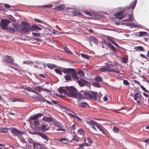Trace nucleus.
Returning <instances> with one entry per match:
<instances>
[{"label": "nucleus", "instance_id": "nucleus-1", "mask_svg": "<svg viewBox=\"0 0 149 149\" xmlns=\"http://www.w3.org/2000/svg\"><path fill=\"white\" fill-rule=\"evenodd\" d=\"M11 132L14 135L17 136L22 142H25V139L28 137V135L25 132L18 130L16 128L11 127L10 129Z\"/></svg>", "mask_w": 149, "mask_h": 149}, {"label": "nucleus", "instance_id": "nucleus-2", "mask_svg": "<svg viewBox=\"0 0 149 149\" xmlns=\"http://www.w3.org/2000/svg\"><path fill=\"white\" fill-rule=\"evenodd\" d=\"M2 60V62L8 64V67L15 70H16V69L15 68V67L13 65L17 67H19L17 63H15L14 59L11 58L10 56L8 55H6L3 57Z\"/></svg>", "mask_w": 149, "mask_h": 149}, {"label": "nucleus", "instance_id": "nucleus-3", "mask_svg": "<svg viewBox=\"0 0 149 149\" xmlns=\"http://www.w3.org/2000/svg\"><path fill=\"white\" fill-rule=\"evenodd\" d=\"M82 93L84 97L87 99L94 100H97V92L93 91H90L89 92L83 91Z\"/></svg>", "mask_w": 149, "mask_h": 149}, {"label": "nucleus", "instance_id": "nucleus-4", "mask_svg": "<svg viewBox=\"0 0 149 149\" xmlns=\"http://www.w3.org/2000/svg\"><path fill=\"white\" fill-rule=\"evenodd\" d=\"M21 23L23 24V25L21 30L23 32L26 33L30 32V31L31 30V26H30L29 23L25 21H23Z\"/></svg>", "mask_w": 149, "mask_h": 149}, {"label": "nucleus", "instance_id": "nucleus-5", "mask_svg": "<svg viewBox=\"0 0 149 149\" xmlns=\"http://www.w3.org/2000/svg\"><path fill=\"white\" fill-rule=\"evenodd\" d=\"M134 99L138 103H142L144 101V98L139 93L134 94Z\"/></svg>", "mask_w": 149, "mask_h": 149}, {"label": "nucleus", "instance_id": "nucleus-6", "mask_svg": "<svg viewBox=\"0 0 149 149\" xmlns=\"http://www.w3.org/2000/svg\"><path fill=\"white\" fill-rule=\"evenodd\" d=\"M10 21L7 19H2L0 23V26L3 30H6L8 24L10 23Z\"/></svg>", "mask_w": 149, "mask_h": 149}, {"label": "nucleus", "instance_id": "nucleus-7", "mask_svg": "<svg viewBox=\"0 0 149 149\" xmlns=\"http://www.w3.org/2000/svg\"><path fill=\"white\" fill-rule=\"evenodd\" d=\"M81 80H77V83L81 87H83L84 86H86L88 87H89L90 84L89 83L85 80L81 79Z\"/></svg>", "mask_w": 149, "mask_h": 149}, {"label": "nucleus", "instance_id": "nucleus-8", "mask_svg": "<svg viewBox=\"0 0 149 149\" xmlns=\"http://www.w3.org/2000/svg\"><path fill=\"white\" fill-rule=\"evenodd\" d=\"M43 116V114L42 113H38L36 114H34L33 116H31L29 118V121L30 123L31 122V120H37L39 118H40Z\"/></svg>", "mask_w": 149, "mask_h": 149}, {"label": "nucleus", "instance_id": "nucleus-9", "mask_svg": "<svg viewBox=\"0 0 149 149\" xmlns=\"http://www.w3.org/2000/svg\"><path fill=\"white\" fill-rule=\"evenodd\" d=\"M121 10L119 11L118 13H116L114 14V16L116 17V18L121 19L123 18L125 16L123 15L124 11Z\"/></svg>", "mask_w": 149, "mask_h": 149}, {"label": "nucleus", "instance_id": "nucleus-10", "mask_svg": "<svg viewBox=\"0 0 149 149\" xmlns=\"http://www.w3.org/2000/svg\"><path fill=\"white\" fill-rule=\"evenodd\" d=\"M31 92L34 93H35L38 95L39 97H40V99L42 101H43L44 102H46L47 104H50L52 105V104L51 102L50 101L46 100L40 94H39L36 91L32 90Z\"/></svg>", "mask_w": 149, "mask_h": 149}, {"label": "nucleus", "instance_id": "nucleus-11", "mask_svg": "<svg viewBox=\"0 0 149 149\" xmlns=\"http://www.w3.org/2000/svg\"><path fill=\"white\" fill-rule=\"evenodd\" d=\"M96 127L99 130L102 132L103 134H105L107 130L101 125L98 124L97 125H96Z\"/></svg>", "mask_w": 149, "mask_h": 149}, {"label": "nucleus", "instance_id": "nucleus-12", "mask_svg": "<svg viewBox=\"0 0 149 149\" xmlns=\"http://www.w3.org/2000/svg\"><path fill=\"white\" fill-rule=\"evenodd\" d=\"M63 72L65 73H68L70 72H75V70L73 68H64L63 69Z\"/></svg>", "mask_w": 149, "mask_h": 149}, {"label": "nucleus", "instance_id": "nucleus-13", "mask_svg": "<svg viewBox=\"0 0 149 149\" xmlns=\"http://www.w3.org/2000/svg\"><path fill=\"white\" fill-rule=\"evenodd\" d=\"M42 120L47 122H51L53 121V118L52 117L44 116L42 118Z\"/></svg>", "mask_w": 149, "mask_h": 149}, {"label": "nucleus", "instance_id": "nucleus-14", "mask_svg": "<svg viewBox=\"0 0 149 149\" xmlns=\"http://www.w3.org/2000/svg\"><path fill=\"white\" fill-rule=\"evenodd\" d=\"M106 45L109 47L110 49L113 52H116L117 51L116 48L113 46L110 43L106 42Z\"/></svg>", "mask_w": 149, "mask_h": 149}, {"label": "nucleus", "instance_id": "nucleus-15", "mask_svg": "<svg viewBox=\"0 0 149 149\" xmlns=\"http://www.w3.org/2000/svg\"><path fill=\"white\" fill-rule=\"evenodd\" d=\"M76 91H70L69 93H67V95L70 97H75L77 96V94L75 92Z\"/></svg>", "mask_w": 149, "mask_h": 149}, {"label": "nucleus", "instance_id": "nucleus-16", "mask_svg": "<svg viewBox=\"0 0 149 149\" xmlns=\"http://www.w3.org/2000/svg\"><path fill=\"white\" fill-rule=\"evenodd\" d=\"M137 2V0H135L131 4V5L128 7L127 8L129 10L132 9L133 10L135 8Z\"/></svg>", "mask_w": 149, "mask_h": 149}, {"label": "nucleus", "instance_id": "nucleus-17", "mask_svg": "<svg viewBox=\"0 0 149 149\" xmlns=\"http://www.w3.org/2000/svg\"><path fill=\"white\" fill-rule=\"evenodd\" d=\"M31 29L32 31H34L38 30H41L42 29L36 25H33L31 26Z\"/></svg>", "mask_w": 149, "mask_h": 149}, {"label": "nucleus", "instance_id": "nucleus-18", "mask_svg": "<svg viewBox=\"0 0 149 149\" xmlns=\"http://www.w3.org/2000/svg\"><path fill=\"white\" fill-rule=\"evenodd\" d=\"M13 27L15 28V29L13 28L8 27L7 29H6V30L8 31H9V32H10L14 33L15 32V31H17L18 29L17 27L16 26L15 24H13Z\"/></svg>", "mask_w": 149, "mask_h": 149}, {"label": "nucleus", "instance_id": "nucleus-19", "mask_svg": "<svg viewBox=\"0 0 149 149\" xmlns=\"http://www.w3.org/2000/svg\"><path fill=\"white\" fill-rule=\"evenodd\" d=\"M86 123L89 125H95L96 127V125H97L98 123H97L96 122L93 120H91L90 121H87L86 122Z\"/></svg>", "mask_w": 149, "mask_h": 149}, {"label": "nucleus", "instance_id": "nucleus-20", "mask_svg": "<svg viewBox=\"0 0 149 149\" xmlns=\"http://www.w3.org/2000/svg\"><path fill=\"white\" fill-rule=\"evenodd\" d=\"M36 134L41 136L44 139L47 141H48V138L47 136L45 134H43L40 132H39L36 133Z\"/></svg>", "mask_w": 149, "mask_h": 149}, {"label": "nucleus", "instance_id": "nucleus-21", "mask_svg": "<svg viewBox=\"0 0 149 149\" xmlns=\"http://www.w3.org/2000/svg\"><path fill=\"white\" fill-rule=\"evenodd\" d=\"M110 68H111L110 67H105L100 68L99 70L100 71L102 72H104L105 71H108L110 72Z\"/></svg>", "mask_w": 149, "mask_h": 149}, {"label": "nucleus", "instance_id": "nucleus-22", "mask_svg": "<svg viewBox=\"0 0 149 149\" xmlns=\"http://www.w3.org/2000/svg\"><path fill=\"white\" fill-rule=\"evenodd\" d=\"M65 8V6L63 4H60L58 6L55 8L57 10L61 11V10H64Z\"/></svg>", "mask_w": 149, "mask_h": 149}, {"label": "nucleus", "instance_id": "nucleus-23", "mask_svg": "<svg viewBox=\"0 0 149 149\" xmlns=\"http://www.w3.org/2000/svg\"><path fill=\"white\" fill-rule=\"evenodd\" d=\"M53 124L54 125L58 127H60L61 125V123L58 121H57L55 119H53Z\"/></svg>", "mask_w": 149, "mask_h": 149}, {"label": "nucleus", "instance_id": "nucleus-24", "mask_svg": "<svg viewBox=\"0 0 149 149\" xmlns=\"http://www.w3.org/2000/svg\"><path fill=\"white\" fill-rule=\"evenodd\" d=\"M86 141L88 142L87 143L89 145V146H91V144L93 143L91 139L89 137H87L86 138L84 142H85Z\"/></svg>", "mask_w": 149, "mask_h": 149}, {"label": "nucleus", "instance_id": "nucleus-25", "mask_svg": "<svg viewBox=\"0 0 149 149\" xmlns=\"http://www.w3.org/2000/svg\"><path fill=\"white\" fill-rule=\"evenodd\" d=\"M65 88L67 90L69 91H77L76 89L72 86H66Z\"/></svg>", "mask_w": 149, "mask_h": 149}, {"label": "nucleus", "instance_id": "nucleus-26", "mask_svg": "<svg viewBox=\"0 0 149 149\" xmlns=\"http://www.w3.org/2000/svg\"><path fill=\"white\" fill-rule=\"evenodd\" d=\"M40 129L41 131L44 132L48 130V128H46V126L44 125H42L40 127Z\"/></svg>", "mask_w": 149, "mask_h": 149}, {"label": "nucleus", "instance_id": "nucleus-27", "mask_svg": "<svg viewBox=\"0 0 149 149\" xmlns=\"http://www.w3.org/2000/svg\"><path fill=\"white\" fill-rule=\"evenodd\" d=\"M107 67H110V68H111V67L113 68L116 67V65L113 64L112 62L110 61L107 63Z\"/></svg>", "mask_w": 149, "mask_h": 149}, {"label": "nucleus", "instance_id": "nucleus-28", "mask_svg": "<svg viewBox=\"0 0 149 149\" xmlns=\"http://www.w3.org/2000/svg\"><path fill=\"white\" fill-rule=\"evenodd\" d=\"M77 132L79 133V134L84 136L85 135L86 133L84 130L81 128L79 129L77 131Z\"/></svg>", "mask_w": 149, "mask_h": 149}, {"label": "nucleus", "instance_id": "nucleus-29", "mask_svg": "<svg viewBox=\"0 0 149 149\" xmlns=\"http://www.w3.org/2000/svg\"><path fill=\"white\" fill-rule=\"evenodd\" d=\"M134 49L136 51H143L144 50L143 48L141 46L135 47Z\"/></svg>", "mask_w": 149, "mask_h": 149}, {"label": "nucleus", "instance_id": "nucleus-30", "mask_svg": "<svg viewBox=\"0 0 149 149\" xmlns=\"http://www.w3.org/2000/svg\"><path fill=\"white\" fill-rule=\"evenodd\" d=\"M58 92L60 93H64L65 94L67 93V91L61 87H60L59 88Z\"/></svg>", "mask_w": 149, "mask_h": 149}, {"label": "nucleus", "instance_id": "nucleus-31", "mask_svg": "<svg viewBox=\"0 0 149 149\" xmlns=\"http://www.w3.org/2000/svg\"><path fill=\"white\" fill-rule=\"evenodd\" d=\"M94 79L95 81L97 82H101L103 80V79L100 76H97Z\"/></svg>", "mask_w": 149, "mask_h": 149}, {"label": "nucleus", "instance_id": "nucleus-32", "mask_svg": "<svg viewBox=\"0 0 149 149\" xmlns=\"http://www.w3.org/2000/svg\"><path fill=\"white\" fill-rule=\"evenodd\" d=\"M128 60V57H123L121 58L122 62L124 63H126Z\"/></svg>", "mask_w": 149, "mask_h": 149}, {"label": "nucleus", "instance_id": "nucleus-33", "mask_svg": "<svg viewBox=\"0 0 149 149\" xmlns=\"http://www.w3.org/2000/svg\"><path fill=\"white\" fill-rule=\"evenodd\" d=\"M47 66L49 68L52 69L53 68L56 67L55 65L52 64L51 63H48L47 64Z\"/></svg>", "mask_w": 149, "mask_h": 149}, {"label": "nucleus", "instance_id": "nucleus-34", "mask_svg": "<svg viewBox=\"0 0 149 149\" xmlns=\"http://www.w3.org/2000/svg\"><path fill=\"white\" fill-rule=\"evenodd\" d=\"M64 78L66 81H69L71 80L72 79V77L69 74H67L64 76Z\"/></svg>", "mask_w": 149, "mask_h": 149}, {"label": "nucleus", "instance_id": "nucleus-35", "mask_svg": "<svg viewBox=\"0 0 149 149\" xmlns=\"http://www.w3.org/2000/svg\"><path fill=\"white\" fill-rule=\"evenodd\" d=\"M74 73H72L71 74L72 77L73 78L77 80H78L79 79V77L76 74V73L75 72H73Z\"/></svg>", "mask_w": 149, "mask_h": 149}, {"label": "nucleus", "instance_id": "nucleus-36", "mask_svg": "<svg viewBox=\"0 0 149 149\" xmlns=\"http://www.w3.org/2000/svg\"><path fill=\"white\" fill-rule=\"evenodd\" d=\"M89 145L87 143V142H84L82 144H80L79 146L80 148H83L84 146H88Z\"/></svg>", "mask_w": 149, "mask_h": 149}, {"label": "nucleus", "instance_id": "nucleus-37", "mask_svg": "<svg viewBox=\"0 0 149 149\" xmlns=\"http://www.w3.org/2000/svg\"><path fill=\"white\" fill-rule=\"evenodd\" d=\"M147 34V32L145 31H140L139 32V35L140 36H146Z\"/></svg>", "mask_w": 149, "mask_h": 149}, {"label": "nucleus", "instance_id": "nucleus-38", "mask_svg": "<svg viewBox=\"0 0 149 149\" xmlns=\"http://www.w3.org/2000/svg\"><path fill=\"white\" fill-rule=\"evenodd\" d=\"M70 116L73 118L77 119L80 121H81V119L80 118H79L78 116H77V115H74L72 114H71Z\"/></svg>", "mask_w": 149, "mask_h": 149}, {"label": "nucleus", "instance_id": "nucleus-39", "mask_svg": "<svg viewBox=\"0 0 149 149\" xmlns=\"http://www.w3.org/2000/svg\"><path fill=\"white\" fill-rule=\"evenodd\" d=\"M87 105V103L85 102L83 103L80 102V104L79 105V106L82 107H85Z\"/></svg>", "mask_w": 149, "mask_h": 149}, {"label": "nucleus", "instance_id": "nucleus-40", "mask_svg": "<svg viewBox=\"0 0 149 149\" xmlns=\"http://www.w3.org/2000/svg\"><path fill=\"white\" fill-rule=\"evenodd\" d=\"M33 125L35 126H38L40 125L39 121L37 120H35L33 122Z\"/></svg>", "mask_w": 149, "mask_h": 149}, {"label": "nucleus", "instance_id": "nucleus-41", "mask_svg": "<svg viewBox=\"0 0 149 149\" xmlns=\"http://www.w3.org/2000/svg\"><path fill=\"white\" fill-rule=\"evenodd\" d=\"M54 71L56 73L61 75H62V72L60 70L58 69H56L54 70Z\"/></svg>", "mask_w": 149, "mask_h": 149}, {"label": "nucleus", "instance_id": "nucleus-42", "mask_svg": "<svg viewBox=\"0 0 149 149\" xmlns=\"http://www.w3.org/2000/svg\"><path fill=\"white\" fill-rule=\"evenodd\" d=\"M33 146L34 148H38V147L39 146H40V145L39 144L37 143L35 141L33 143Z\"/></svg>", "mask_w": 149, "mask_h": 149}, {"label": "nucleus", "instance_id": "nucleus-43", "mask_svg": "<svg viewBox=\"0 0 149 149\" xmlns=\"http://www.w3.org/2000/svg\"><path fill=\"white\" fill-rule=\"evenodd\" d=\"M81 56L82 57L86 59H88L89 58V56L88 55L85 54H81Z\"/></svg>", "mask_w": 149, "mask_h": 149}, {"label": "nucleus", "instance_id": "nucleus-44", "mask_svg": "<svg viewBox=\"0 0 149 149\" xmlns=\"http://www.w3.org/2000/svg\"><path fill=\"white\" fill-rule=\"evenodd\" d=\"M113 131L116 133H117L119 132V129L115 127H113Z\"/></svg>", "mask_w": 149, "mask_h": 149}, {"label": "nucleus", "instance_id": "nucleus-45", "mask_svg": "<svg viewBox=\"0 0 149 149\" xmlns=\"http://www.w3.org/2000/svg\"><path fill=\"white\" fill-rule=\"evenodd\" d=\"M27 138H28V140L29 143H31L33 144V143L35 141L30 138H28V137Z\"/></svg>", "mask_w": 149, "mask_h": 149}, {"label": "nucleus", "instance_id": "nucleus-46", "mask_svg": "<svg viewBox=\"0 0 149 149\" xmlns=\"http://www.w3.org/2000/svg\"><path fill=\"white\" fill-rule=\"evenodd\" d=\"M8 131V129L7 128H2V130H1V132L3 133H7Z\"/></svg>", "mask_w": 149, "mask_h": 149}, {"label": "nucleus", "instance_id": "nucleus-47", "mask_svg": "<svg viewBox=\"0 0 149 149\" xmlns=\"http://www.w3.org/2000/svg\"><path fill=\"white\" fill-rule=\"evenodd\" d=\"M77 74L80 76H83L84 75V73L83 71L79 70L77 72Z\"/></svg>", "mask_w": 149, "mask_h": 149}, {"label": "nucleus", "instance_id": "nucleus-48", "mask_svg": "<svg viewBox=\"0 0 149 149\" xmlns=\"http://www.w3.org/2000/svg\"><path fill=\"white\" fill-rule=\"evenodd\" d=\"M110 72H114L116 73H120L119 71L118 70H115L113 69H111L110 68Z\"/></svg>", "mask_w": 149, "mask_h": 149}, {"label": "nucleus", "instance_id": "nucleus-49", "mask_svg": "<svg viewBox=\"0 0 149 149\" xmlns=\"http://www.w3.org/2000/svg\"><path fill=\"white\" fill-rule=\"evenodd\" d=\"M129 18L128 19L130 21H132L133 19V15L132 14L129 15Z\"/></svg>", "mask_w": 149, "mask_h": 149}, {"label": "nucleus", "instance_id": "nucleus-50", "mask_svg": "<svg viewBox=\"0 0 149 149\" xmlns=\"http://www.w3.org/2000/svg\"><path fill=\"white\" fill-rule=\"evenodd\" d=\"M65 52L69 54H71L72 53V52L67 47L65 48Z\"/></svg>", "mask_w": 149, "mask_h": 149}, {"label": "nucleus", "instance_id": "nucleus-51", "mask_svg": "<svg viewBox=\"0 0 149 149\" xmlns=\"http://www.w3.org/2000/svg\"><path fill=\"white\" fill-rule=\"evenodd\" d=\"M32 34L33 36H40V33H38L33 32L32 33Z\"/></svg>", "mask_w": 149, "mask_h": 149}, {"label": "nucleus", "instance_id": "nucleus-52", "mask_svg": "<svg viewBox=\"0 0 149 149\" xmlns=\"http://www.w3.org/2000/svg\"><path fill=\"white\" fill-rule=\"evenodd\" d=\"M66 138H61L59 139V140L61 142H62L63 143H65V141H66Z\"/></svg>", "mask_w": 149, "mask_h": 149}, {"label": "nucleus", "instance_id": "nucleus-53", "mask_svg": "<svg viewBox=\"0 0 149 149\" xmlns=\"http://www.w3.org/2000/svg\"><path fill=\"white\" fill-rule=\"evenodd\" d=\"M123 83L124 85L127 86L128 85L130 84V83L128 81L125 80H123Z\"/></svg>", "mask_w": 149, "mask_h": 149}, {"label": "nucleus", "instance_id": "nucleus-54", "mask_svg": "<svg viewBox=\"0 0 149 149\" xmlns=\"http://www.w3.org/2000/svg\"><path fill=\"white\" fill-rule=\"evenodd\" d=\"M53 5H45L43 6H42V7H44L45 8H51L52 7H53Z\"/></svg>", "mask_w": 149, "mask_h": 149}, {"label": "nucleus", "instance_id": "nucleus-55", "mask_svg": "<svg viewBox=\"0 0 149 149\" xmlns=\"http://www.w3.org/2000/svg\"><path fill=\"white\" fill-rule=\"evenodd\" d=\"M140 55L141 57L145 59H147V61H149V58H147V56H146L145 55L141 54Z\"/></svg>", "mask_w": 149, "mask_h": 149}, {"label": "nucleus", "instance_id": "nucleus-56", "mask_svg": "<svg viewBox=\"0 0 149 149\" xmlns=\"http://www.w3.org/2000/svg\"><path fill=\"white\" fill-rule=\"evenodd\" d=\"M111 42L114 45H115L116 46V47H119V45L116 43L115 42V41L112 40L111 41Z\"/></svg>", "mask_w": 149, "mask_h": 149}, {"label": "nucleus", "instance_id": "nucleus-57", "mask_svg": "<svg viewBox=\"0 0 149 149\" xmlns=\"http://www.w3.org/2000/svg\"><path fill=\"white\" fill-rule=\"evenodd\" d=\"M140 87L144 91L146 92H148V91H147L146 89L145 88V87H144L143 86H141V85H140Z\"/></svg>", "mask_w": 149, "mask_h": 149}, {"label": "nucleus", "instance_id": "nucleus-58", "mask_svg": "<svg viewBox=\"0 0 149 149\" xmlns=\"http://www.w3.org/2000/svg\"><path fill=\"white\" fill-rule=\"evenodd\" d=\"M33 63L31 62L30 61H24L23 62V63L24 64H30L31 63Z\"/></svg>", "mask_w": 149, "mask_h": 149}, {"label": "nucleus", "instance_id": "nucleus-59", "mask_svg": "<svg viewBox=\"0 0 149 149\" xmlns=\"http://www.w3.org/2000/svg\"><path fill=\"white\" fill-rule=\"evenodd\" d=\"M22 88H23L26 89L27 91L29 92H31L32 90L31 89V88L30 87H27L26 88H24L23 87H22Z\"/></svg>", "mask_w": 149, "mask_h": 149}, {"label": "nucleus", "instance_id": "nucleus-60", "mask_svg": "<svg viewBox=\"0 0 149 149\" xmlns=\"http://www.w3.org/2000/svg\"><path fill=\"white\" fill-rule=\"evenodd\" d=\"M93 84L97 88H99L100 87V86L99 84L97 83H93Z\"/></svg>", "mask_w": 149, "mask_h": 149}, {"label": "nucleus", "instance_id": "nucleus-61", "mask_svg": "<svg viewBox=\"0 0 149 149\" xmlns=\"http://www.w3.org/2000/svg\"><path fill=\"white\" fill-rule=\"evenodd\" d=\"M134 83L140 86L141 85L140 82L134 80Z\"/></svg>", "mask_w": 149, "mask_h": 149}, {"label": "nucleus", "instance_id": "nucleus-62", "mask_svg": "<svg viewBox=\"0 0 149 149\" xmlns=\"http://www.w3.org/2000/svg\"><path fill=\"white\" fill-rule=\"evenodd\" d=\"M52 103L54 104H57L58 103V102L54 100H52Z\"/></svg>", "mask_w": 149, "mask_h": 149}, {"label": "nucleus", "instance_id": "nucleus-63", "mask_svg": "<svg viewBox=\"0 0 149 149\" xmlns=\"http://www.w3.org/2000/svg\"><path fill=\"white\" fill-rule=\"evenodd\" d=\"M72 140H73V141H78L79 140L78 139H77V138L75 136H74L73 137V138L72 139Z\"/></svg>", "mask_w": 149, "mask_h": 149}, {"label": "nucleus", "instance_id": "nucleus-64", "mask_svg": "<svg viewBox=\"0 0 149 149\" xmlns=\"http://www.w3.org/2000/svg\"><path fill=\"white\" fill-rule=\"evenodd\" d=\"M95 42L97 43L98 42V40L96 38H93L92 39Z\"/></svg>", "mask_w": 149, "mask_h": 149}]
</instances>
